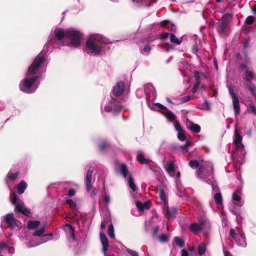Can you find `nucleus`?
<instances>
[{
    "label": "nucleus",
    "instance_id": "obj_1",
    "mask_svg": "<svg viewBox=\"0 0 256 256\" xmlns=\"http://www.w3.org/2000/svg\"><path fill=\"white\" fill-rule=\"evenodd\" d=\"M45 60V58L41 55H38L32 64L28 67L26 78L24 79L20 84V90L26 93H32L36 90L38 85L34 84L38 76H33L37 74L42 72V64Z\"/></svg>",
    "mask_w": 256,
    "mask_h": 256
},
{
    "label": "nucleus",
    "instance_id": "obj_2",
    "mask_svg": "<svg viewBox=\"0 0 256 256\" xmlns=\"http://www.w3.org/2000/svg\"><path fill=\"white\" fill-rule=\"evenodd\" d=\"M242 138L239 133L238 130L236 128L234 130L233 146L234 150L232 153V156L234 165L242 164L244 162L245 151L244 146L242 144Z\"/></svg>",
    "mask_w": 256,
    "mask_h": 256
},
{
    "label": "nucleus",
    "instance_id": "obj_3",
    "mask_svg": "<svg viewBox=\"0 0 256 256\" xmlns=\"http://www.w3.org/2000/svg\"><path fill=\"white\" fill-rule=\"evenodd\" d=\"M56 38L60 40L63 38H66L70 40L68 45L70 46L77 47L80 42L82 34L77 30L72 28L64 30L63 29H56L55 32Z\"/></svg>",
    "mask_w": 256,
    "mask_h": 256
},
{
    "label": "nucleus",
    "instance_id": "obj_4",
    "mask_svg": "<svg viewBox=\"0 0 256 256\" xmlns=\"http://www.w3.org/2000/svg\"><path fill=\"white\" fill-rule=\"evenodd\" d=\"M109 42L100 34H92L89 36L86 42V46L92 53L99 54L104 45Z\"/></svg>",
    "mask_w": 256,
    "mask_h": 256
},
{
    "label": "nucleus",
    "instance_id": "obj_5",
    "mask_svg": "<svg viewBox=\"0 0 256 256\" xmlns=\"http://www.w3.org/2000/svg\"><path fill=\"white\" fill-rule=\"evenodd\" d=\"M197 176L208 184H214L213 166L209 162H203L196 172Z\"/></svg>",
    "mask_w": 256,
    "mask_h": 256
},
{
    "label": "nucleus",
    "instance_id": "obj_6",
    "mask_svg": "<svg viewBox=\"0 0 256 256\" xmlns=\"http://www.w3.org/2000/svg\"><path fill=\"white\" fill-rule=\"evenodd\" d=\"M44 226H43L42 228L40 229L36 230L34 233L33 235L34 236H38L39 237H42L38 238V240L36 241L34 240H32L30 242H26V246L28 248H32L36 246H38L46 242L50 239H48L47 237L48 236H52V234H44Z\"/></svg>",
    "mask_w": 256,
    "mask_h": 256
},
{
    "label": "nucleus",
    "instance_id": "obj_7",
    "mask_svg": "<svg viewBox=\"0 0 256 256\" xmlns=\"http://www.w3.org/2000/svg\"><path fill=\"white\" fill-rule=\"evenodd\" d=\"M240 68L242 71L245 74L244 80L248 82V86L252 93L256 98V87L251 84L250 80L254 78V74L251 71L248 70L247 66L244 64L240 65Z\"/></svg>",
    "mask_w": 256,
    "mask_h": 256
},
{
    "label": "nucleus",
    "instance_id": "obj_8",
    "mask_svg": "<svg viewBox=\"0 0 256 256\" xmlns=\"http://www.w3.org/2000/svg\"><path fill=\"white\" fill-rule=\"evenodd\" d=\"M116 170L118 171L125 178H127V182L129 186L133 191H136V186L134 183V179L130 176L127 178L128 170L126 166L124 164L118 165L116 167Z\"/></svg>",
    "mask_w": 256,
    "mask_h": 256
},
{
    "label": "nucleus",
    "instance_id": "obj_9",
    "mask_svg": "<svg viewBox=\"0 0 256 256\" xmlns=\"http://www.w3.org/2000/svg\"><path fill=\"white\" fill-rule=\"evenodd\" d=\"M12 204L15 206L16 210L22 213L26 216H28L30 213V210L28 208H26L25 206L22 202L20 200L16 197L15 192L13 194V198L12 200Z\"/></svg>",
    "mask_w": 256,
    "mask_h": 256
},
{
    "label": "nucleus",
    "instance_id": "obj_10",
    "mask_svg": "<svg viewBox=\"0 0 256 256\" xmlns=\"http://www.w3.org/2000/svg\"><path fill=\"white\" fill-rule=\"evenodd\" d=\"M210 226L209 222L206 219L199 220L198 223L192 224L190 226V229L194 232H196L208 228Z\"/></svg>",
    "mask_w": 256,
    "mask_h": 256
},
{
    "label": "nucleus",
    "instance_id": "obj_11",
    "mask_svg": "<svg viewBox=\"0 0 256 256\" xmlns=\"http://www.w3.org/2000/svg\"><path fill=\"white\" fill-rule=\"evenodd\" d=\"M230 234L232 238L237 243L239 246L245 247L246 245L245 238L238 232H236L234 230L231 228L230 231Z\"/></svg>",
    "mask_w": 256,
    "mask_h": 256
},
{
    "label": "nucleus",
    "instance_id": "obj_12",
    "mask_svg": "<svg viewBox=\"0 0 256 256\" xmlns=\"http://www.w3.org/2000/svg\"><path fill=\"white\" fill-rule=\"evenodd\" d=\"M164 168L170 176L174 177L176 179H178L180 178V173L179 171L176 170L173 162H166L164 164Z\"/></svg>",
    "mask_w": 256,
    "mask_h": 256
},
{
    "label": "nucleus",
    "instance_id": "obj_13",
    "mask_svg": "<svg viewBox=\"0 0 256 256\" xmlns=\"http://www.w3.org/2000/svg\"><path fill=\"white\" fill-rule=\"evenodd\" d=\"M6 224L13 229L18 230V226L17 224L16 220L14 218L13 214H8L6 216Z\"/></svg>",
    "mask_w": 256,
    "mask_h": 256
},
{
    "label": "nucleus",
    "instance_id": "obj_14",
    "mask_svg": "<svg viewBox=\"0 0 256 256\" xmlns=\"http://www.w3.org/2000/svg\"><path fill=\"white\" fill-rule=\"evenodd\" d=\"M212 191L216 192L214 196V199L218 205L222 204V196L218 186L214 184L212 185Z\"/></svg>",
    "mask_w": 256,
    "mask_h": 256
},
{
    "label": "nucleus",
    "instance_id": "obj_15",
    "mask_svg": "<svg viewBox=\"0 0 256 256\" xmlns=\"http://www.w3.org/2000/svg\"><path fill=\"white\" fill-rule=\"evenodd\" d=\"M94 168H90L89 170H88L86 176L84 180L85 184L86 187L87 191L89 192L91 188L92 184H91V180L92 174L93 172Z\"/></svg>",
    "mask_w": 256,
    "mask_h": 256
},
{
    "label": "nucleus",
    "instance_id": "obj_16",
    "mask_svg": "<svg viewBox=\"0 0 256 256\" xmlns=\"http://www.w3.org/2000/svg\"><path fill=\"white\" fill-rule=\"evenodd\" d=\"M240 194V192L239 190L234 192L232 194V198L233 204L238 206H241L243 204V202L242 200Z\"/></svg>",
    "mask_w": 256,
    "mask_h": 256
},
{
    "label": "nucleus",
    "instance_id": "obj_17",
    "mask_svg": "<svg viewBox=\"0 0 256 256\" xmlns=\"http://www.w3.org/2000/svg\"><path fill=\"white\" fill-rule=\"evenodd\" d=\"M124 89V82H119L113 88L114 94L118 96L121 95Z\"/></svg>",
    "mask_w": 256,
    "mask_h": 256
},
{
    "label": "nucleus",
    "instance_id": "obj_18",
    "mask_svg": "<svg viewBox=\"0 0 256 256\" xmlns=\"http://www.w3.org/2000/svg\"><path fill=\"white\" fill-rule=\"evenodd\" d=\"M186 126L188 130L196 133H198L200 131V126L190 120H187Z\"/></svg>",
    "mask_w": 256,
    "mask_h": 256
},
{
    "label": "nucleus",
    "instance_id": "obj_19",
    "mask_svg": "<svg viewBox=\"0 0 256 256\" xmlns=\"http://www.w3.org/2000/svg\"><path fill=\"white\" fill-rule=\"evenodd\" d=\"M100 241L102 245V250L106 253L108 250V240L102 232H100Z\"/></svg>",
    "mask_w": 256,
    "mask_h": 256
},
{
    "label": "nucleus",
    "instance_id": "obj_20",
    "mask_svg": "<svg viewBox=\"0 0 256 256\" xmlns=\"http://www.w3.org/2000/svg\"><path fill=\"white\" fill-rule=\"evenodd\" d=\"M166 208L167 212L166 213V216L168 220L174 219L176 218L177 214V210L174 208H168V206H165Z\"/></svg>",
    "mask_w": 256,
    "mask_h": 256
},
{
    "label": "nucleus",
    "instance_id": "obj_21",
    "mask_svg": "<svg viewBox=\"0 0 256 256\" xmlns=\"http://www.w3.org/2000/svg\"><path fill=\"white\" fill-rule=\"evenodd\" d=\"M40 224V222L38 220H30L27 222V227L28 229L35 230Z\"/></svg>",
    "mask_w": 256,
    "mask_h": 256
},
{
    "label": "nucleus",
    "instance_id": "obj_22",
    "mask_svg": "<svg viewBox=\"0 0 256 256\" xmlns=\"http://www.w3.org/2000/svg\"><path fill=\"white\" fill-rule=\"evenodd\" d=\"M136 206L138 210H144L148 209L150 206V202H146L144 203L138 202L136 203Z\"/></svg>",
    "mask_w": 256,
    "mask_h": 256
},
{
    "label": "nucleus",
    "instance_id": "obj_23",
    "mask_svg": "<svg viewBox=\"0 0 256 256\" xmlns=\"http://www.w3.org/2000/svg\"><path fill=\"white\" fill-rule=\"evenodd\" d=\"M232 100V104L234 109V110L235 114L238 115L240 112V102L238 98H234V99Z\"/></svg>",
    "mask_w": 256,
    "mask_h": 256
},
{
    "label": "nucleus",
    "instance_id": "obj_24",
    "mask_svg": "<svg viewBox=\"0 0 256 256\" xmlns=\"http://www.w3.org/2000/svg\"><path fill=\"white\" fill-rule=\"evenodd\" d=\"M138 160L142 164H148L150 160L146 158L142 152H139L137 155Z\"/></svg>",
    "mask_w": 256,
    "mask_h": 256
},
{
    "label": "nucleus",
    "instance_id": "obj_25",
    "mask_svg": "<svg viewBox=\"0 0 256 256\" xmlns=\"http://www.w3.org/2000/svg\"><path fill=\"white\" fill-rule=\"evenodd\" d=\"M228 24V22L222 21V22L220 24L218 27V31L221 34L225 35L224 33V30L227 28Z\"/></svg>",
    "mask_w": 256,
    "mask_h": 256
},
{
    "label": "nucleus",
    "instance_id": "obj_26",
    "mask_svg": "<svg viewBox=\"0 0 256 256\" xmlns=\"http://www.w3.org/2000/svg\"><path fill=\"white\" fill-rule=\"evenodd\" d=\"M159 196L161 200L163 202L164 207L167 206L168 204L167 196L163 190H160Z\"/></svg>",
    "mask_w": 256,
    "mask_h": 256
},
{
    "label": "nucleus",
    "instance_id": "obj_27",
    "mask_svg": "<svg viewBox=\"0 0 256 256\" xmlns=\"http://www.w3.org/2000/svg\"><path fill=\"white\" fill-rule=\"evenodd\" d=\"M26 188V184L22 181L20 183L18 186L17 190L20 194H22L24 192L25 189Z\"/></svg>",
    "mask_w": 256,
    "mask_h": 256
},
{
    "label": "nucleus",
    "instance_id": "obj_28",
    "mask_svg": "<svg viewBox=\"0 0 256 256\" xmlns=\"http://www.w3.org/2000/svg\"><path fill=\"white\" fill-rule=\"evenodd\" d=\"M206 251V244L204 243H200L198 246V254L202 256Z\"/></svg>",
    "mask_w": 256,
    "mask_h": 256
},
{
    "label": "nucleus",
    "instance_id": "obj_29",
    "mask_svg": "<svg viewBox=\"0 0 256 256\" xmlns=\"http://www.w3.org/2000/svg\"><path fill=\"white\" fill-rule=\"evenodd\" d=\"M108 236L110 238L112 239H114L115 238V235L114 234V228L112 224H110L108 226Z\"/></svg>",
    "mask_w": 256,
    "mask_h": 256
},
{
    "label": "nucleus",
    "instance_id": "obj_30",
    "mask_svg": "<svg viewBox=\"0 0 256 256\" xmlns=\"http://www.w3.org/2000/svg\"><path fill=\"white\" fill-rule=\"evenodd\" d=\"M192 142L186 141V142L184 145L180 147L181 151L184 153L187 152L188 151V147L190 146H192Z\"/></svg>",
    "mask_w": 256,
    "mask_h": 256
},
{
    "label": "nucleus",
    "instance_id": "obj_31",
    "mask_svg": "<svg viewBox=\"0 0 256 256\" xmlns=\"http://www.w3.org/2000/svg\"><path fill=\"white\" fill-rule=\"evenodd\" d=\"M204 162H202L200 164L196 160H192L189 162V166L193 168H197L199 166H200V164Z\"/></svg>",
    "mask_w": 256,
    "mask_h": 256
},
{
    "label": "nucleus",
    "instance_id": "obj_32",
    "mask_svg": "<svg viewBox=\"0 0 256 256\" xmlns=\"http://www.w3.org/2000/svg\"><path fill=\"white\" fill-rule=\"evenodd\" d=\"M170 40L172 42L176 44H180L182 40H179L178 38L172 34H170Z\"/></svg>",
    "mask_w": 256,
    "mask_h": 256
},
{
    "label": "nucleus",
    "instance_id": "obj_33",
    "mask_svg": "<svg viewBox=\"0 0 256 256\" xmlns=\"http://www.w3.org/2000/svg\"><path fill=\"white\" fill-rule=\"evenodd\" d=\"M66 204L70 206V208L73 210H76L77 206L76 202L73 201L72 200L68 199L66 201Z\"/></svg>",
    "mask_w": 256,
    "mask_h": 256
},
{
    "label": "nucleus",
    "instance_id": "obj_34",
    "mask_svg": "<svg viewBox=\"0 0 256 256\" xmlns=\"http://www.w3.org/2000/svg\"><path fill=\"white\" fill-rule=\"evenodd\" d=\"M165 116L168 120L170 122L174 121L176 118L174 114L170 111L166 112L165 113Z\"/></svg>",
    "mask_w": 256,
    "mask_h": 256
},
{
    "label": "nucleus",
    "instance_id": "obj_35",
    "mask_svg": "<svg viewBox=\"0 0 256 256\" xmlns=\"http://www.w3.org/2000/svg\"><path fill=\"white\" fill-rule=\"evenodd\" d=\"M174 242L176 244L180 247H183L184 245V242L182 239L176 237L174 238Z\"/></svg>",
    "mask_w": 256,
    "mask_h": 256
},
{
    "label": "nucleus",
    "instance_id": "obj_36",
    "mask_svg": "<svg viewBox=\"0 0 256 256\" xmlns=\"http://www.w3.org/2000/svg\"><path fill=\"white\" fill-rule=\"evenodd\" d=\"M232 18V15L230 14H226L224 15L222 18V21L228 22V24L229 21Z\"/></svg>",
    "mask_w": 256,
    "mask_h": 256
},
{
    "label": "nucleus",
    "instance_id": "obj_37",
    "mask_svg": "<svg viewBox=\"0 0 256 256\" xmlns=\"http://www.w3.org/2000/svg\"><path fill=\"white\" fill-rule=\"evenodd\" d=\"M18 176V172L12 174L8 172V174L7 178L10 180H14Z\"/></svg>",
    "mask_w": 256,
    "mask_h": 256
},
{
    "label": "nucleus",
    "instance_id": "obj_38",
    "mask_svg": "<svg viewBox=\"0 0 256 256\" xmlns=\"http://www.w3.org/2000/svg\"><path fill=\"white\" fill-rule=\"evenodd\" d=\"M178 138L181 141H183L186 139V134L184 130L178 132Z\"/></svg>",
    "mask_w": 256,
    "mask_h": 256
},
{
    "label": "nucleus",
    "instance_id": "obj_39",
    "mask_svg": "<svg viewBox=\"0 0 256 256\" xmlns=\"http://www.w3.org/2000/svg\"><path fill=\"white\" fill-rule=\"evenodd\" d=\"M168 236L166 234H162L159 236L160 241L162 242H168Z\"/></svg>",
    "mask_w": 256,
    "mask_h": 256
},
{
    "label": "nucleus",
    "instance_id": "obj_40",
    "mask_svg": "<svg viewBox=\"0 0 256 256\" xmlns=\"http://www.w3.org/2000/svg\"><path fill=\"white\" fill-rule=\"evenodd\" d=\"M254 20V18L252 16H248L245 20V24H252Z\"/></svg>",
    "mask_w": 256,
    "mask_h": 256
},
{
    "label": "nucleus",
    "instance_id": "obj_41",
    "mask_svg": "<svg viewBox=\"0 0 256 256\" xmlns=\"http://www.w3.org/2000/svg\"><path fill=\"white\" fill-rule=\"evenodd\" d=\"M151 50V47L149 44H147L145 46L143 50H142V53L144 54V53L148 54V53Z\"/></svg>",
    "mask_w": 256,
    "mask_h": 256
},
{
    "label": "nucleus",
    "instance_id": "obj_42",
    "mask_svg": "<svg viewBox=\"0 0 256 256\" xmlns=\"http://www.w3.org/2000/svg\"><path fill=\"white\" fill-rule=\"evenodd\" d=\"M9 246H8L6 244L3 242L0 243V252L3 250H6Z\"/></svg>",
    "mask_w": 256,
    "mask_h": 256
},
{
    "label": "nucleus",
    "instance_id": "obj_43",
    "mask_svg": "<svg viewBox=\"0 0 256 256\" xmlns=\"http://www.w3.org/2000/svg\"><path fill=\"white\" fill-rule=\"evenodd\" d=\"M194 78L196 80V82H198V83H200V76L198 72L195 71L194 72Z\"/></svg>",
    "mask_w": 256,
    "mask_h": 256
},
{
    "label": "nucleus",
    "instance_id": "obj_44",
    "mask_svg": "<svg viewBox=\"0 0 256 256\" xmlns=\"http://www.w3.org/2000/svg\"><path fill=\"white\" fill-rule=\"evenodd\" d=\"M249 110L252 113L256 114V108L252 104H249Z\"/></svg>",
    "mask_w": 256,
    "mask_h": 256
},
{
    "label": "nucleus",
    "instance_id": "obj_45",
    "mask_svg": "<svg viewBox=\"0 0 256 256\" xmlns=\"http://www.w3.org/2000/svg\"><path fill=\"white\" fill-rule=\"evenodd\" d=\"M126 251L132 256H138V253L133 250L127 249Z\"/></svg>",
    "mask_w": 256,
    "mask_h": 256
},
{
    "label": "nucleus",
    "instance_id": "obj_46",
    "mask_svg": "<svg viewBox=\"0 0 256 256\" xmlns=\"http://www.w3.org/2000/svg\"><path fill=\"white\" fill-rule=\"evenodd\" d=\"M190 100V96H184L181 98V102L184 103L188 102Z\"/></svg>",
    "mask_w": 256,
    "mask_h": 256
},
{
    "label": "nucleus",
    "instance_id": "obj_47",
    "mask_svg": "<svg viewBox=\"0 0 256 256\" xmlns=\"http://www.w3.org/2000/svg\"><path fill=\"white\" fill-rule=\"evenodd\" d=\"M229 92L232 98V100L234 99V98H238L236 94L234 93V90L232 88H229Z\"/></svg>",
    "mask_w": 256,
    "mask_h": 256
},
{
    "label": "nucleus",
    "instance_id": "obj_48",
    "mask_svg": "<svg viewBox=\"0 0 256 256\" xmlns=\"http://www.w3.org/2000/svg\"><path fill=\"white\" fill-rule=\"evenodd\" d=\"M200 83H198V82H196L194 86V87L192 88V92L193 93H195L197 91V90L198 88L200 86Z\"/></svg>",
    "mask_w": 256,
    "mask_h": 256
},
{
    "label": "nucleus",
    "instance_id": "obj_49",
    "mask_svg": "<svg viewBox=\"0 0 256 256\" xmlns=\"http://www.w3.org/2000/svg\"><path fill=\"white\" fill-rule=\"evenodd\" d=\"M122 109V106L120 104H116L114 106V111L117 112Z\"/></svg>",
    "mask_w": 256,
    "mask_h": 256
},
{
    "label": "nucleus",
    "instance_id": "obj_50",
    "mask_svg": "<svg viewBox=\"0 0 256 256\" xmlns=\"http://www.w3.org/2000/svg\"><path fill=\"white\" fill-rule=\"evenodd\" d=\"M174 127L176 130L178 132L182 130L181 128L180 125L178 122H175Z\"/></svg>",
    "mask_w": 256,
    "mask_h": 256
},
{
    "label": "nucleus",
    "instance_id": "obj_51",
    "mask_svg": "<svg viewBox=\"0 0 256 256\" xmlns=\"http://www.w3.org/2000/svg\"><path fill=\"white\" fill-rule=\"evenodd\" d=\"M76 192L74 189L70 188L68 191V196H72L75 194Z\"/></svg>",
    "mask_w": 256,
    "mask_h": 256
},
{
    "label": "nucleus",
    "instance_id": "obj_52",
    "mask_svg": "<svg viewBox=\"0 0 256 256\" xmlns=\"http://www.w3.org/2000/svg\"><path fill=\"white\" fill-rule=\"evenodd\" d=\"M104 200L106 204H108L110 202V197L106 194H105L104 196Z\"/></svg>",
    "mask_w": 256,
    "mask_h": 256
},
{
    "label": "nucleus",
    "instance_id": "obj_53",
    "mask_svg": "<svg viewBox=\"0 0 256 256\" xmlns=\"http://www.w3.org/2000/svg\"><path fill=\"white\" fill-rule=\"evenodd\" d=\"M169 36H170V34H168V32H164L160 34V38L164 39L168 38Z\"/></svg>",
    "mask_w": 256,
    "mask_h": 256
},
{
    "label": "nucleus",
    "instance_id": "obj_54",
    "mask_svg": "<svg viewBox=\"0 0 256 256\" xmlns=\"http://www.w3.org/2000/svg\"><path fill=\"white\" fill-rule=\"evenodd\" d=\"M109 104H110V106H106V107H105V110L106 112H110V111L112 110V103L110 102Z\"/></svg>",
    "mask_w": 256,
    "mask_h": 256
},
{
    "label": "nucleus",
    "instance_id": "obj_55",
    "mask_svg": "<svg viewBox=\"0 0 256 256\" xmlns=\"http://www.w3.org/2000/svg\"><path fill=\"white\" fill-rule=\"evenodd\" d=\"M181 252H182L181 256H188V251L184 249L182 250Z\"/></svg>",
    "mask_w": 256,
    "mask_h": 256
},
{
    "label": "nucleus",
    "instance_id": "obj_56",
    "mask_svg": "<svg viewBox=\"0 0 256 256\" xmlns=\"http://www.w3.org/2000/svg\"><path fill=\"white\" fill-rule=\"evenodd\" d=\"M108 144L106 142L102 143L100 144V149L103 150L107 146Z\"/></svg>",
    "mask_w": 256,
    "mask_h": 256
},
{
    "label": "nucleus",
    "instance_id": "obj_57",
    "mask_svg": "<svg viewBox=\"0 0 256 256\" xmlns=\"http://www.w3.org/2000/svg\"><path fill=\"white\" fill-rule=\"evenodd\" d=\"M147 88H148L150 90H152V94L154 96L155 94V90L154 87L151 85H148L147 86Z\"/></svg>",
    "mask_w": 256,
    "mask_h": 256
},
{
    "label": "nucleus",
    "instance_id": "obj_58",
    "mask_svg": "<svg viewBox=\"0 0 256 256\" xmlns=\"http://www.w3.org/2000/svg\"><path fill=\"white\" fill-rule=\"evenodd\" d=\"M6 251H8L10 254H12L14 252V248L12 247H8Z\"/></svg>",
    "mask_w": 256,
    "mask_h": 256
},
{
    "label": "nucleus",
    "instance_id": "obj_59",
    "mask_svg": "<svg viewBox=\"0 0 256 256\" xmlns=\"http://www.w3.org/2000/svg\"><path fill=\"white\" fill-rule=\"evenodd\" d=\"M106 224L105 220H104L101 222L100 228L102 230H104L106 228Z\"/></svg>",
    "mask_w": 256,
    "mask_h": 256
},
{
    "label": "nucleus",
    "instance_id": "obj_60",
    "mask_svg": "<svg viewBox=\"0 0 256 256\" xmlns=\"http://www.w3.org/2000/svg\"><path fill=\"white\" fill-rule=\"evenodd\" d=\"M158 229H159V228L158 226H156L155 228H154V231H153V234L154 235H156L158 230Z\"/></svg>",
    "mask_w": 256,
    "mask_h": 256
},
{
    "label": "nucleus",
    "instance_id": "obj_61",
    "mask_svg": "<svg viewBox=\"0 0 256 256\" xmlns=\"http://www.w3.org/2000/svg\"><path fill=\"white\" fill-rule=\"evenodd\" d=\"M169 22V21L168 20H164L162 22H160V25L162 26H165L166 24H168Z\"/></svg>",
    "mask_w": 256,
    "mask_h": 256
},
{
    "label": "nucleus",
    "instance_id": "obj_62",
    "mask_svg": "<svg viewBox=\"0 0 256 256\" xmlns=\"http://www.w3.org/2000/svg\"><path fill=\"white\" fill-rule=\"evenodd\" d=\"M70 236L72 237V238L75 240L76 238H75V236H74V230H70Z\"/></svg>",
    "mask_w": 256,
    "mask_h": 256
},
{
    "label": "nucleus",
    "instance_id": "obj_63",
    "mask_svg": "<svg viewBox=\"0 0 256 256\" xmlns=\"http://www.w3.org/2000/svg\"><path fill=\"white\" fill-rule=\"evenodd\" d=\"M170 30L172 32H174L176 31V26L172 24Z\"/></svg>",
    "mask_w": 256,
    "mask_h": 256
},
{
    "label": "nucleus",
    "instance_id": "obj_64",
    "mask_svg": "<svg viewBox=\"0 0 256 256\" xmlns=\"http://www.w3.org/2000/svg\"><path fill=\"white\" fill-rule=\"evenodd\" d=\"M145 0H132V1L134 2H136L138 4L142 2Z\"/></svg>",
    "mask_w": 256,
    "mask_h": 256
}]
</instances>
